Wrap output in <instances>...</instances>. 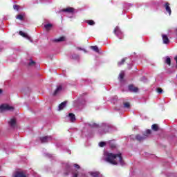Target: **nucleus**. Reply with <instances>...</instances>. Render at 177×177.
<instances>
[{
    "label": "nucleus",
    "mask_w": 177,
    "mask_h": 177,
    "mask_svg": "<svg viewBox=\"0 0 177 177\" xmlns=\"http://www.w3.org/2000/svg\"><path fill=\"white\" fill-rule=\"evenodd\" d=\"M104 160L112 165H121L122 167L125 164L124 159H122V153L121 152H118V153L104 152Z\"/></svg>",
    "instance_id": "f257e3e1"
},
{
    "label": "nucleus",
    "mask_w": 177,
    "mask_h": 177,
    "mask_svg": "<svg viewBox=\"0 0 177 177\" xmlns=\"http://www.w3.org/2000/svg\"><path fill=\"white\" fill-rule=\"evenodd\" d=\"M14 109L13 106H10L6 104H3L0 106L1 113H3V111H13Z\"/></svg>",
    "instance_id": "f03ea898"
},
{
    "label": "nucleus",
    "mask_w": 177,
    "mask_h": 177,
    "mask_svg": "<svg viewBox=\"0 0 177 177\" xmlns=\"http://www.w3.org/2000/svg\"><path fill=\"white\" fill-rule=\"evenodd\" d=\"M53 139V138L50 136L40 138L41 143H48V142L52 141Z\"/></svg>",
    "instance_id": "7ed1b4c3"
},
{
    "label": "nucleus",
    "mask_w": 177,
    "mask_h": 177,
    "mask_svg": "<svg viewBox=\"0 0 177 177\" xmlns=\"http://www.w3.org/2000/svg\"><path fill=\"white\" fill-rule=\"evenodd\" d=\"M113 32L119 38H120V39L122 38V36H121V35H122V32L121 31V30H120V27L116 26L113 30Z\"/></svg>",
    "instance_id": "20e7f679"
},
{
    "label": "nucleus",
    "mask_w": 177,
    "mask_h": 177,
    "mask_svg": "<svg viewBox=\"0 0 177 177\" xmlns=\"http://www.w3.org/2000/svg\"><path fill=\"white\" fill-rule=\"evenodd\" d=\"M50 41L52 42H55V43H57V42H64V41H66V37L64 36H62L58 39H51Z\"/></svg>",
    "instance_id": "39448f33"
},
{
    "label": "nucleus",
    "mask_w": 177,
    "mask_h": 177,
    "mask_svg": "<svg viewBox=\"0 0 177 177\" xmlns=\"http://www.w3.org/2000/svg\"><path fill=\"white\" fill-rule=\"evenodd\" d=\"M26 65L28 67H34V66H35V61L32 60V59H27Z\"/></svg>",
    "instance_id": "423d86ee"
},
{
    "label": "nucleus",
    "mask_w": 177,
    "mask_h": 177,
    "mask_svg": "<svg viewBox=\"0 0 177 177\" xmlns=\"http://www.w3.org/2000/svg\"><path fill=\"white\" fill-rule=\"evenodd\" d=\"M62 91H63V85L60 84L58 86H57V88L54 91V93H53L54 96H56V95H59V93H60Z\"/></svg>",
    "instance_id": "0eeeda50"
},
{
    "label": "nucleus",
    "mask_w": 177,
    "mask_h": 177,
    "mask_svg": "<svg viewBox=\"0 0 177 177\" xmlns=\"http://www.w3.org/2000/svg\"><path fill=\"white\" fill-rule=\"evenodd\" d=\"M165 9L166 12L169 14V16H171V13H172V10H171V7L169 6V3H165L164 5Z\"/></svg>",
    "instance_id": "6e6552de"
},
{
    "label": "nucleus",
    "mask_w": 177,
    "mask_h": 177,
    "mask_svg": "<svg viewBox=\"0 0 177 177\" xmlns=\"http://www.w3.org/2000/svg\"><path fill=\"white\" fill-rule=\"evenodd\" d=\"M147 138V135L146 134H144L143 136L140 135H137L136 136V139L138 140V142H143V140H145V139H146Z\"/></svg>",
    "instance_id": "1a4fd4ad"
},
{
    "label": "nucleus",
    "mask_w": 177,
    "mask_h": 177,
    "mask_svg": "<svg viewBox=\"0 0 177 177\" xmlns=\"http://www.w3.org/2000/svg\"><path fill=\"white\" fill-rule=\"evenodd\" d=\"M19 35H21V37H23L24 38H26V39H28L29 41H31V37L28 35V34L23 31H19Z\"/></svg>",
    "instance_id": "9d476101"
},
{
    "label": "nucleus",
    "mask_w": 177,
    "mask_h": 177,
    "mask_svg": "<svg viewBox=\"0 0 177 177\" xmlns=\"http://www.w3.org/2000/svg\"><path fill=\"white\" fill-rule=\"evenodd\" d=\"M66 106H67V101L62 102L58 106L59 111H62L63 109L66 108Z\"/></svg>",
    "instance_id": "9b49d317"
},
{
    "label": "nucleus",
    "mask_w": 177,
    "mask_h": 177,
    "mask_svg": "<svg viewBox=\"0 0 177 177\" xmlns=\"http://www.w3.org/2000/svg\"><path fill=\"white\" fill-rule=\"evenodd\" d=\"M102 129L104 130V133H107V132L110 131V125L104 124L102 125Z\"/></svg>",
    "instance_id": "f8f14e48"
},
{
    "label": "nucleus",
    "mask_w": 177,
    "mask_h": 177,
    "mask_svg": "<svg viewBox=\"0 0 177 177\" xmlns=\"http://www.w3.org/2000/svg\"><path fill=\"white\" fill-rule=\"evenodd\" d=\"M8 124L11 128H15V127H16V119H11L8 122Z\"/></svg>",
    "instance_id": "ddd939ff"
},
{
    "label": "nucleus",
    "mask_w": 177,
    "mask_h": 177,
    "mask_svg": "<svg viewBox=\"0 0 177 177\" xmlns=\"http://www.w3.org/2000/svg\"><path fill=\"white\" fill-rule=\"evenodd\" d=\"M71 122H74L75 121V115L74 113H69L68 115Z\"/></svg>",
    "instance_id": "4468645a"
},
{
    "label": "nucleus",
    "mask_w": 177,
    "mask_h": 177,
    "mask_svg": "<svg viewBox=\"0 0 177 177\" xmlns=\"http://www.w3.org/2000/svg\"><path fill=\"white\" fill-rule=\"evenodd\" d=\"M129 90L131 92H138V91H139V89L138 88V87H135L133 86V85H129Z\"/></svg>",
    "instance_id": "2eb2a0df"
},
{
    "label": "nucleus",
    "mask_w": 177,
    "mask_h": 177,
    "mask_svg": "<svg viewBox=\"0 0 177 177\" xmlns=\"http://www.w3.org/2000/svg\"><path fill=\"white\" fill-rule=\"evenodd\" d=\"M62 12H66V13H73L74 12V8H67L66 9L62 10Z\"/></svg>",
    "instance_id": "dca6fc26"
},
{
    "label": "nucleus",
    "mask_w": 177,
    "mask_h": 177,
    "mask_svg": "<svg viewBox=\"0 0 177 177\" xmlns=\"http://www.w3.org/2000/svg\"><path fill=\"white\" fill-rule=\"evenodd\" d=\"M162 38L163 39V43L164 44H169V39H168V37L167 35H162Z\"/></svg>",
    "instance_id": "f3484780"
},
{
    "label": "nucleus",
    "mask_w": 177,
    "mask_h": 177,
    "mask_svg": "<svg viewBox=\"0 0 177 177\" xmlns=\"http://www.w3.org/2000/svg\"><path fill=\"white\" fill-rule=\"evenodd\" d=\"M90 175H91V176L93 177H102V174H100V173L97 172V171H91L90 172Z\"/></svg>",
    "instance_id": "a211bd4d"
},
{
    "label": "nucleus",
    "mask_w": 177,
    "mask_h": 177,
    "mask_svg": "<svg viewBox=\"0 0 177 177\" xmlns=\"http://www.w3.org/2000/svg\"><path fill=\"white\" fill-rule=\"evenodd\" d=\"M53 26V25L51 24H47L44 25V28H46V31H49Z\"/></svg>",
    "instance_id": "6ab92c4d"
},
{
    "label": "nucleus",
    "mask_w": 177,
    "mask_h": 177,
    "mask_svg": "<svg viewBox=\"0 0 177 177\" xmlns=\"http://www.w3.org/2000/svg\"><path fill=\"white\" fill-rule=\"evenodd\" d=\"M90 48L94 50V52L99 53V47H97V46H90Z\"/></svg>",
    "instance_id": "aec40b11"
},
{
    "label": "nucleus",
    "mask_w": 177,
    "mask_h": 177,
    "mask_svg": "<svg viewBox=\"0 0 177 177\" xmlns=\"http://www.w3.org/2000/svg\"><path fill=\"white\" fill-rule=\"evenodd\" d=\"M14 177H26V174H24L21 172H17L15 174Z\"/></svg>",
    "instance_id": "412c9836"
},
{
    "label": "nucleus",
    "mask_w": 177,
    "mask_h": 177,
    "mask_svg": "<svg viewBox=\"0 0 177 177\" xmlns=\"http://www.w3.org/2000/svg\"><path fill=\"white\" fill-rule=\"evenodd\" d=\"M16 19H18V20H21V21H23V20H24V15L19 14L17 15Z\"/></svg>",
    "instance_id": "4be33fe9"
},
{
    "label": "nucleus",
    "mask_w": 177,
    "mask_h": 177,
    "mask_svg": "<svg viewBox=\"0 0 177 177\" xmlns=\"http://www.w3.org/2000/svg\"><path fill=\"white\" fill-rule=\"evenodd\" d=\"M165 63H166V64H168V66H171V58H169V57H166Z\"/></svg>",
    "instance_id": "5701e85b"
},
{
    "label": "nucleus",
    "mask_w": 177,
    "mask_h": 177,
    "mask_svg": "<svg viewBox=\"0 0 177 177\" xmlns=\"http://www.w3.org/2000/svg\"><path fill=\"white\" fill-rule=\"evenodd\" d=\"M124 75H125V74L124 73V71H122L119 75L120 81H122V80H124Z\"/></svg>",
    "instance_id": "b1692460"
},
{
    "label": "nucleus",
    "mask_w": 177,
    "mask_h": 177,
    "mask_svg": "<svg viewBox=\"0 0 177 177\" xmlns=\"http://www.w3.org/2000/svg\"><path fill=\"white\" fill-rule=\"evenodd\" d=\"M151 129H153V131H158V126L156 124H154L151 126Z\"/></svg>",
    "instance_id": "393cba45"
},
{
    "label": "nucleus",
    "mask_w": 177,
    "mask_h": 177,
    "mask_svg": "<svg viewBox=\"0 0 177 177\" xmlns=\"http://www.w3.org/2000/svg\"><path fill=\"white\" fill-rule=\"evenodd\" d=\"M89 127H91V128H97L98 125L95 123L91 122L88 124Z\"/></svg>",
    "instance_id": "a878e982"
},
{
    "label": "nucleus",
    "mask_w": 177,
    "mask_h": 177,
    "mask_svg": "<svg viewBox=\"0 0 177 177\" xmlns=\"http://www.w3.org/2000/svg\"><path fill=\"white\" fill-rule=\"evenodd\" d=\"M89 26H95V21L93 20H88L86 21Z\"/></svg>",
    "instance_id": "bb28decb"
},
{
    "label": "nucleus",
    "mask_w": 177,
    "mask_h": 177,
    "mask_svg": "<svg viewBox=\"0 0 177 177\" xmlns=\"http://www.w3.org/2000/svg\"><path fill=\"white\" fill-rule=\"evenodd\" d=\"M126 60H127V58H123L121 62H118V66H122V64L125 63Z\"/></svg>",
    "instance_id": "cd10ccee"
},
{
    "label": "nucleus",
    "mask_w": 177,
    "mask_h": 177,
    "mask_svg": "<svg viewBox=\"0 0 177 177\" xmlns=\"http://www.w3.org/2000/svg\"><path fill=\"white\" fill-rule=\"evenodd\" d=\"M72 59H75V60H77V59H80V56H78L77 55L74 54V55H72Z\"/></svg>",
    "instance_id": "c85d7f7f"
},
{
    "label": "nucleus",
    "mask_w": 177,
    "mask_h": 177,
    "mask_svg": "<svg viewBox=\"0 0 177 177\" xmlns=\"http://www.w3.org/2000/svg\"><path fill=\"white\" fill-rule=\"evenodd\" d=\"M130 106L131 105L129 104V102H126L124 104V107H125V109H129Z\"/></svg>",
    "instance_id": "c756f323"
},
{
    "label": "nucleus",
    "mask_w": 177,
    "mask_h": 177,
    "mask_svg": "<svg viewBox=\"0 0 177 177\" xmlns=\"http://www.w3.org/2000/svg\"><path fill=\"white\" fill-rule=\"evenodd\" d=\"M100 147H104L106 146V142H101L99 143Z\"/></svg>",
    "instance_id": "7c9ffc66"
},
{
    "label": "nucleus",
    "mask_w": 177,
    "mask_h": 177,
    "mask_svg": "<svg viewBox=\"0 0 177 177\" xmlns=\"http://www.w3.org/2000/svg\"><path fill=\"white\" fill-rule=\"evenodd\" d=\"M157 92H158V93H162V88H157Z\"/></svg>",
    "instance_id": "2f4dec72"
},
{
    "label": "nucleus",
    "mask_w": 177,
    "mask_h": 177,
    "mask_svg": "<svg viewBox=\"0 0 177 177\" xmlns=\"http://www.w3.org/2000/svg\"><path fill=\"white\" fill-rule=\"evenodd\" d=\"M13 8L15 9V10H19V6L14 5Z\"/></svg>",
    "instance_id": "473e14b6"
},
{
    "label": "nucleus",
    "mask_w": 177,
    "mask_h": 177,
    "mask_svg": "<svg viewBox=\"0 0 177 177\" xmlns=\"http://www.w3.org/2000/svg\"><path fill=\"white\" fill-rule=\"evenodd\" d=\"M150 133H151V130L148 129L146 131V134L145 135H150Z\"/></svg>",
    "instance_id": "72a5a7b5"
},
{
    "label": "nucleus",
    "mask_w": 177,
    "mask_h": 177,
    "mask_svg": "<svg viewBox=\"0 0 177 177\" xmlns=\"http://www.w3.org/2000/svg\"><path fill=\"white\" fill-rule=\"evenodd\" d=\"M78 50H83V52H84L85 53H86V50L84 49V48H81L80 47L77 48Z\"/></svg>",
    "instance_id": "f704fd0d"
},
{
    "label": "nucleus",
    "mask_w": 177,
    "mask_h": 177,
    "mask_svg": "<svg viewBox=\"0 0 177 177\" xmlns=\"http://www.w3.org/2000/svg\"><path fill=\"white\" fill-rule=\"evenodd\" d=\"M131 6H132V4H131V3H126L125 4V8H131Z\"/></svg>",
    "instance_id": "c9c22d12"
},
{
    "label": "nucleus",
    "mask_w": 177,
    "mask_h": 177,
    "mask_svg": "<svg viewBox=\"0 0 177 177\" xmlns=\"http://www.w3.org/2000/svg\"><path fill=\"white\" fill-rule=\"evenodd\" d=\"M75 168H77V169H80V167L78 165V164H74Z\"/></svg>",
    "instance_id": "e433bc0d"
},
{
    "label": "nucleus",
    "mask_w": 177,
    "mask_h": 177,
    "mask_svg": "<svg viewBox=\"0 0 177 177\" xmlns=\"http://www.w3.org/2000/svg\"><path fill=\"white\" fill-rule=\"evenodd\" d=\"M174 59L176 61V68H177V55L175 57Z\"/></svg>",
    "instance_id": "4c0bfd02"
},
{
    "label": "nucleus",
    "mask_w": 177,
    "mask_h": 177,
    "mask_svg": "<svg viewBox=\"0 0 177 177\" xmlns=\"http://www.w3.org/2000/svg\"><path fill=\"white\" fill-rule=\"evenodd\" d=\"M73 177H78V173L73 174Z\"/></svg>",
    "instance_id": "58836bf2"
},
{
    "label": "nucleus",
    "mask_w": 177,
    "mask_h": 177,
    "mask_svg": "<svg viewBox=\"0 0 177 177\" xmlns=\"http://www.w3.org/2000/svg\"><path fill=\"white\" fill-rule=\"evenodd\" d=\"M111 149H114V147H115V145H111Z\"/></svg>",
    "instance_id": "ea45409f"
},
{
    "label": "nucleus",
    "mask_w": 177,
    "mask_h": 177,
    "mask_svg": "<svg viewBox=\"0 0 177 177\" xmlns=\"http://www.w3.org/2000/svg\"><path fill=\"white\" fill-rule=\"evenodd\" d=\"M3 91L0 88V95L2 93Z\"/></svg>",
    "instance_id": "a19ab883"
}]
</instances>
